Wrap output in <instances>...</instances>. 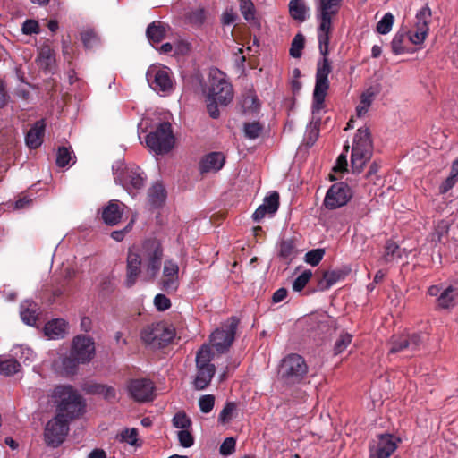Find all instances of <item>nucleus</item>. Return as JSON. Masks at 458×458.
<instances>
[{
    "label": "nucleus",
    "instance_id": "nucleus-41",
    "mask_svg": "<svg viewBox=\"0 0 458 458\" xmlns=\"http://www.w3.org/2000/svg\"><path fill=\"white\" fill-rule=\"evenodd\" d=\"M304 37L301 34H297L291 44L290 55L293 58H299L301 55V51L304 47Z\"/></svg>",
    "mask_w": 458,
    "mask_h": 458
},
{
    "label": "nucleus",
    "instance_id": "nucleus-52",
    "mask_svg": "<svg viewBox=\"0 0 458 458\" xmlns=\"http://www.w3.org/2000/svg\"><path fill=\"white\" fill-rule=\"evenodd\" d=\"M215 397L212 394H206L199 398V406L203 413H209L214 408Z\"/></svg>",
    "mask_w": 458,
    "mask_h": 458
},
{
    "label": "nucleus",
    "instance_id": "nucleus-40",
    "mask_svg": "<svg viewBox=\"0 0 458 458\" xmlns=\"http://www.w3.org/2000/svg\"><path fill=\"white\" fill-rule=\"evenodd\" d=\"M394 15L391 13H386L383 18L377 24V31L380 34H387L391 31L394 24Z\"/></svg>",
    "mask_w": 458,
    "mask_h": 458
},
{
    "label": "nucleus",
    "instance_id": "nucleus-8",
    "mask_svg": "<svg viewBox=\"0 0 458 458\" xmlns=\"http://www.w3.org/2000/svg\"><path fill=\"white\" fill-rule=\"evenodd\" d=\"M330 72L331 65L329 60L327 56H323V59L318 64L316 73V84L313 92L312 105V113L314 115L321 113L324 109L325 97L329 87L327 78Z\"/></svg>",
    "mask_w": 458,
    "mask_h": 458
},
{
    "label": "nucleus",
    "instance_id": "nucleus-5",
    "mask_svg": "<svg viewBox=\"0 0 458 458\" xmlns=\"http://www.w3.org/2000/svg\"><path fill=\"white\" fill-rule=\"evenodd\" d=\"M372 155V143L367 128L357 131L352 144L351 156L352 168L354 173H360Z\"/></svg>",
    "mask_w": 458,
    "mask_h": 458
},
{
    "label": "nucleus",
    "instance_id": "nucleus-34",
    "mask_svg": "<svg viewBox=\"0 0 458 458\" xmlns=\"http://www.w3.org/2000/svg\"><path fill=\"white\" fill-rule=\"evenodd\" d=\"M278 254L281 259L287 262L293 260L297 254L294 242L291 239L283 240L279 244Z\"/></svg>",
    "mask_w": 458,
    "mask_h": 458
},
{
    "label": "nucleus",
    "instance_id": "nucleus-39",
    "mask_svg": "<svg viewBox=\"0 0 458 458\" xmlns=\"http://www.w3.org/2000/svg\"><path fill=\"white\" fill-rule=\"evenodd\" d=\"M406 34H408V31H398L392 42H391V47H392V51L394 55H400V54H403L405 52L406 50V47L404 46V40H405V36Z\"/></svg>",
    "mask_w": 458,
    "mask_h": 458
},
{
    "label": "nucleus",
    "instance_id": "nucleus-15",
    "mask_svg": "<svg viewBox=\"0 0 458 458\" xmlns=\"http://www.w3.org/2000/svg\"><path fill=\"white\" fill-rule=\"evenodd\" d=\"M238 326L236 318H229L220 329H216L211 335V342L219 352H224L232 344Z\"/></svg>",
    "mask_w": 458,
    "mask_h": 458
},
{
    "label": "nucleus",
    "instance_id": "nucleus-32",
    "mask_svg": "<svg viewBox=\"0 0 458 458\" xmlns=\"http://www.w3.org/2000/svg\"><path fill=\"white\" fill-rule=\"evenodd\" d=\"M166 33V26L161 22L151 23L146 31L148 40L152 43H158L165 38Z\"/></svg>",
    "mask_w": 458,
    "mask_h": 458
},
{
    "label": "nucleus",
    "instance_id": "nucleus-25",
    "mask_svg": "<svg viewBox=\"0 0 458 458\" xmlns=\"http://www.w3.org/2000/svg\"><path fill=\"white\" fill-rule=\"evenodd\" d=\"M124 204L112 200L102 211V218L108 225H117L123 216Z\"/></svg>",
    "mask_w": 458,
    "mask_h": 458
},
{
    "label": "nucleus",
    "instance_id": "nucleus-56",
    "mask_svg": "<svg viewBox=\"0 0 458 458\" xmlns=\"http://www.w3.org/2000/svg\"><path fill=\"white\" fill-rule=\"evenodd\" d=\"M234 410H235L234 403H226V405L224 407V409L221 411V412L219 414V418H218L219 421L222 423L228 422L232 419Z\"/></svg>",
    "mask_w": 458,
    "mask_h": 458
},
{
    "label": "nucleus",
    "instance_id": "nucleus-51",
    "mask_svg": "<svg viewBox=\"0 0 458 458\" xmlns=\"http://www.w3.org/2000/svg\"><path fill=\"white\" fill-rule=\"evenodd\" d=\"M72 160V151L67 148H60L57 152L56 165L60 167H64L69 165Z\"/></svg>",
    "mask_w": 458,
    "mask_h": 458
},
{
    "label": "nucleus",
    "instance_id": "nucleus-20",
    "mask_svg": "<svg viewBox=\"0 0 458 458\" xmlns=\"http://www.w3.org/2000/svg\"><path fill=\"white\" fill-rule=\"evenodd\" d=\"M160 286L167 293H174L179 286V266L171 259L164 262L162 276L159 281Z\"/></svg>",
    "mask_w": 458,
    "mask_h": 458
},
{
    "label": "nucleus",
    "instance_id": "nucleus-48",
    "mask_svg": "<svg viewBox=\"0 0 458 458\" xmlns=\"http://www.w3.org/2000/svg\"><path fill=\"white\" fill-rule=\"evenodd\" d=\"M279 196L276 192H273L264 199L262 206L267 209L268 214H274L278 208Z\"/></svg>",
    "mask_w": 458,
    "mask_h": 458
},
{
    "label": "nucleus",
    "instance_id": "nucleus-11",
    "mask_svg": "<svg viewBox=\"0 0 458 458\" xmlns=\"http://www.w3.org/2000/svg\"><path fill=\"white\" fill-rule=\"evenodd\" d=\"M308 373V365L299 354L287 355L282 361L281 375L287 384H295L305 378Z\"/></svg>",
    "mask_w": 458,
    "mask_h": 458
},
{
    "label": "nucleus",
    "instance_id": "nucleus-42",
    "mask_svg": "<svg viewBox=\"0 0 458 458\" xmlns=\"http://www.w3.org/2000/svg\"><path fill=\"white\" fill-rule=\"evenodd\" d=\"M352 335L348 333H343L339 338L335 341L334 345V352L335 354L342 353L347 346L351 344Z\"/></svg>",
    "mask_w": 458,
    "mask_h": 458
},
{
    "label": "nucleus",
    "instance_id": "nucleus-29",
    "mask_svg": "<svg viewBox=\"0 0 458 458\" xmlns=\"http://www.w3.org/2000/svg\"><path fill=\"white\" fill-rule=\"evenodd\" d=\"M85 386H88L86 391L89 394L101 395L107 401H114L117 398L116 391L111 386L97 383H89Z\"/></svg>",
    "mask_w": 458,
    "mask_h": 458
},
{
    "label": "nucleus",
    "instance_id": "nucleus-59",
    "mask_svg": "<svg viewBox=\"0 0 458 458\" xmlns=\"http://www.w3.org/2000/svg\"><path fill=\"white\" fill-rule=\"evenodd\" d=\"M261 131V127L258 123H248L244 127V132L249 139H256Z\"/></svg>",
    "mask_w": 458,
    "mask_h": 458
},
{
    "label": "nucleus",
    "instance_id": "nucleus-24",
    "mask_svg": "<svg viewBox=\"0 0 458 458\" xmlns=\"http://www.w3.org/2000/svg\"><path fill=\"white\" fill-rule=\"evenodd\" d=\"M68 333V323L63 318L48 321L44 327L45 335L51 340L63 339Z\"/></svg>",
    "mask_w": 458,
    "mask_h": 458
},
{
    "label": "nucleus",
    "instance_id": "nucleus-16",
    "mask_svg": "<svg viewBox=\"0 0 458 458\" xmlns=\"http://www.w3.org/2000/svg\"><path fill=\"white\" fill-rule=\"evenodd\" d=\"M352 198L351 188L344 183H335L327 191L324 205L328 209H335L347 204Z\"/></svg>",
    "mask_w": 458,
    "mask_h": 458
},
{
    "label": "nucleus",
    "instance_id": "nucleus-54",
    "mask_svg": "<svg viewBox=\"0 0 458 458\" xmlns=\"http://www.w3.org/2000/svg\"><path fill=\"white\" fill-rule=\"evenodd\" d=\"M177 437L180 445L183 447H191L194 443L193 437L189 429L180 430Z\"/></svg>",
    "mask_w": 458,
    "mask_h": 458
},
{
    "label": "nucleus",
    "instance_id": "nucleus-55",
    "mask_svg": "<svg viewBox=\"0 0 458 458\" xmlns=\"http://www.w3.org/2000/svg\"><path fill=\"white\" fill-rule=\"evenodd\" d=\"M18 350H19V352L21 353L19 358H20V360H22V362L25 365H29L32 361H34L36 354L34 353V352L30 348L21 346V347H19Z\"/></svg>",
    "mask_w": 458,
    "mask_h": 458
},
{
    "label": "nucleus",
    "instance_id": "nucleus-61",
    "mask_svg": "<svg viewBox=\"0 0 458 458\" xmlns=\"http://www.w3.org/2000/svg\"><path fill=\"white\" fill-rule=\"evenodd\" d=\"M154 304L158 310L163 311L170 308L171 301L165 295L159 293L156 295Z\"/></svg>",
    "mask_w": 458,
    "mask_h": 458
},
{
    "label": "nucleus",
    "instance_id": "nucleus-58",
    "mask_svg": "<svg viewBox=\"0 0 458 458\" xmlns=\"http://www.w3.org/2000/svg\"><path fill=\"white\" fill-rule=\"evenodd\" d=\"M340 278V273L336 271L326 272L323 276L322 284L326 288L331 287Z\"/></svg>",
    "mask_w": 458,
    "mask_h": 458
},
{
    "label": "nucleus",
    "instance_id": "nucleus-22",
    "mask_svg": "<svg viewBox=\"0 0 458 458\" xmlns=\"http://www.w3.org/2000/svg\"><path fill=\"white\" fill-rule=\"evenodd\" d=\"M421 344V337L419 335H394L389 343V352L397 353L405 350L414 351Z\"/></svg>",
    "mask_w": 458,
    "mask_h": 458
},
{
    "label": "nucleus",
    "instance_id": "nucleus-2",
    "mask_svg": "<svg viewBox=\"0 0 458 458\" xmlns=\"http://www.w3.org/2000/svg\"><path fill=\"white\" fill-rule=\"evenodd\" d=\"M204 94L207 109L212 118L219 116V106H226L233 98V88L226 75L216 68L209 71L208 82Z\"/></svg>",
    "mask_w": 458,
    "mask_h": 458
},
{
    "label": "nucleus",
    "instance_id": "nucleus-13",
    "mask_svg": "<svg viewBox=\"0 0 458 458\" xmlns=\"http://www.w3.org/2000/svg\"><path fill=\"white\" fill-rule=\"evenodd\" d=\"M432 13L428 6H423L416 13L412 29L408 31L409 40L414 45L422 44L428 37Z\"/></svg>",
    "mask_w": 458,
    "mask_h": 458
},
{
    "label": "nucleus",
    "instance_id": "nucleus-44",
    "mask_svg": "<svg viewBox=\"0 0 458 458\" xmlns=\"http://www.w3.org/2000/svg\"><path fill=\"white\" fill-rule=\"evenodd\" d=\"M81 40L87 48H92L98 43V38L93 30L88 29L81 32Z\"/></svg>",
    "mask_w": 458,
    "mask_h": 458
},
{
    "label": "nucleus",
    "instance_id": "nucleus-31",
    "mask_svg": "<svg viewBox=\"0 0 458 458\" xmlns=\"http://www.w3.org/2000/svg\"><path fill=\"white\" fill-rule=\"evenodd\" d=\"M37 309L33 301H26L21 305V318L29 326H34L37 321Z\"/></svg>",
    "mask_w": 458,
    "mask_h": 458
},
{
    "label": "nucleus",
    "instance_id": "nucleus-38",
    "mask_svg": "<svg viewBox=\"0 0 458 458\" xmlns=\"http://www.w3.org/2000/svg\"><path fill=\"white\" fill-rule=\"evenodd\" d=\"M62 372L65 375L74 374L81 361L70 352L69 356L64 357L61 360Z\"/></svg>",
    "mask_w": 458,
    "mask_h": 458
},
{
    "label": "nucleus",
    "instance_id": "nucleus-60",
    "mask_svg": "<svg viewBox=\"0 0 458 458\" xmlns=\"http://www.w3.org/2000/svg\"><path fill=\"white\" fill-rule=\"evenodd\" d=\"M235 450V440L233 437H227L220 446V453L223 455H230Z\"/></svg>",
    "mask_w": 458,
    "mask_h": 458
},
{
    "label": "nucleus",
    "instance_id": "nucleus-35",
    "mask_svg": "<svg viewBox=\"0 0 458 458\" xmlns=\"http://www.w3.org/2000/svg\"><path fill=\"white\" fill-rule=\"evenodd\" d=\"M319 114H317L314 115L312 114V122L310 123V125L307 128V133H306V144L309 146H312L314 142L317 140L318 137V123L320 122V116Z\"/></svg>",
    "mask_w": 458,
    "mask_h": 458
},
{
    "label": "nucleus",
    "instance_id": "nucleus-7",
    "mask_svg": "<svg viewBox=\"0 0 458 458\" xmlns=\"http://www.w3.org/2000/svg\"><path fill=\"white\" fill-rule=\"evenodd\" d=\"M146 79L149 87L161 96L169 95L174 90V78L167 66L151 64L147 70Z\"/></svg>",
    "mask_w": 458,
    "mask_h": 458
},
{
    "label": "nucleus",
    "instance_id": "nucleus-4",
    "mask_svg": "<svg viewBox=\"0 0 458 458\" xmlns=\"http://www.w3.org/2000/svg\"><path fill=\"white\" fill-rule=\"evenodd\" d=\"M342 1L343 0H319L318 10L319 12L320 24L318 31V39L322 56H327L328 54L332 18L337 13Z\"/></svg>",
    "mask_w": 458,
    "mask_h": 458
},
{
    "label": "nucleus",
    "instance_id": "nucleus-21",
    "mask_svg": "<svg viewBox=\"0 0 458 458\" xmlns=\"http://www.w3.org/2000/svg\"><path fill=\"white\" fill-rule=\"evenodd\" d=\"M131 396L137 402H148L154 397V385L148 379H135L128 386Z\"/></svg>",
    "mask_w": 458,
    "mask_h": 458
},
{
    "label": "nucleus",
    "instance_id": "nucleus-1",
    "mask_svg": "<svg viewBox=\"0 0 458 458\" xmlns=\"http://www.w3.org/2000/svg\"><path fill=\"white\" fill-rule=\"evenodd\" d=\"M162 259L163 249L160 242L156 239L131 247L126 259L125 285H134L142 271L148 279L155 278L159 272Z\"/></svg>",
    "mask_w": 458,
    "mask_h": 458
},
{
    "label": "nucleus",
    "instance_id": "nucleus-27",
    "mask_svg": "<svg viewBox=\"0 0 458 458\" xmlns=\"http://www.w3.org/2000/svg\"><path fill=\"white\" fill-rule=\"evenodd\" d=\"M45 127V122L43 120H40L38 121L27 132L25 141L26 145L30 148H38L42 144Z\"/></svg>",
    "mask_w": 458,
    "mask_h": 458
},
{
    "label": "nucleus",
    "instance_id": "nucleus-19",
    "mask_svg": "<svg viewBox=\"0 0 458 458\" xmlns=\"http://www.w3.org/2000/svg\"><path fill=\"white\" fill-rule=\"evenodd\" d=\"M428 294L437 297V305L442 309H449L458 302V288L453 285H432Z\"/></svg>",
    "mask_w": 458,
    "mask_h": 458
},
{
    "label": "nucleus",
    "instance_id": "nucleus-23",
    "mask_svg": "<svg viewBox=\"0 0 458 458\" xmlns=\"http://www.w3.org/2000/svg\"><path fill=\"white\" fill-rule=\"evenodd\" d=\"M378 93L379 89L377 86H370L360 94V101L356 106L357 117L362 118L367 114L371 104Z\"/></svg>",
    "mask_w": 458,
    "mask_h": 458
},
{
    "label": "nucleus",
    "instance_id": "nucleus-64",
    "mask_svg": "<svg viewBox=\"0 0 458 458\" xmlns=\"http://www.w3.org/2000/svg\"><path fill=\"white\" fill-rule=\"evenodd\" d=\"M188 19L191 23L194 24L202 23L205 19L204 10L199 8L196 9L189 14Z\"/></svg>",
    "mask_w": 458,
    "mask_h": 458
},
{
    "label": "nucleus",
    "instance_id": "nucleus-3",
    "mask_svg": "<svg viewBox=\"0 0 458 458\" xmlns=\"http://www.w3.org/2000/svg\"><path fill=\"white\" fill-rule=\"evenodd\" d=\"M53 398L57 403V413L73 419L82 414L84 403L81 396L70 385L57 386L53 392Z\"/></svg>",
    "mask_w": 458,
    "mask_h": 458
},
{
    "label": "nucleus",
    "instance_id": "nucleus-49",
    "mask_svg": "<svg viewBox=\"0 0 458 458\" xmlns=\"http://www.w3.org/2000/svg\"><path fill=\"white\" fill-rule=\"evenodd\" d=\"M325 250L323 249H315L306 253L305 261L311 265L317 266L323 259Z\"/></svg>",
    "mask_w": 458,
    "mask_h": 458
},
{
    "label": "nucleus",
    "instance_id": "nucleus-53",
    "mask_svg": "<svg viewBox=\"0 0 458 458\" xmlns=\"http://www.w3.org/2000/svg\"><path fill=\"white\" fill-rule=\"evenodd\" d=\"M240 8L246 21L254 19V5L250 0H240Z\"/></svg>",
    "mask_w": 458,
    "mask_h": 458
},
{
    "label": "nucleus",
    "instance_id": "nucleus-18",
    "mask_svg": "<svg viewBox=\"0 0 458 458\" xmlns=\"http://www.w3.org/2000/svg\"><path fill=\"white\" fill-rule=\"evenodd\" d=\"M71 352L82 364L89 362L95 355V343L86 335H77L72 340Z\"/></svg>",
    "mask_w": 458,
    "mask_h": 458
},
{
    "label": "nucleus",
    "instance_id": "nucleus-28",
    "mask_svg": "<svg viewBox=\"0 0 458 458\" xmlns=\"http://www.w3.org/2000/svg\"><path fill=\"white\" fill-rule=\"evenodd\" d=\"M288 7L290 16L299 22L305 21L310 15V8L304 0H290Z\"/></svg>",
    "mask_w": 458,
    "mask_h": 458
},
{
    "label": "nucleus",
    "instance_id": "nucleus-14",
    "mask_svg": "<svg viewBox=\"0 0 458 458\" xmlns=\"http://www.w3.org/2000/svg\"><path fill=\"white\" fill-rule=\"evenodd\" d=\"M401 439L393 434H382L370 444L369 458H389L396 450Z\"/></svg>",
    "mask_w": 458,
    "mask_h": 458
},
{
    "label": "nucleus",
    "instance_id": "nucleus-57",
    "mask_svg": "<svg viewBox=\"0 0 458 458\" xmlns=\"http://www.w3.org/2000/svg\"><path fill=\"white\" fill-rule=\"evenodd\" d=\"M21 30L26 35L37 34L39 32L38 23L35 20H26L22 24Z\"/></svg>",
    "mask_w": 458,
    "mask_h": 458
},
{
    "label": "nucleus",
    "instance_id": "nucleus-33",
    "mask_svg": "<svg viewBox=\"0 0 458 458\" xmlns=\"http://www.w3.org/2000/svg\"><path fill=\"white\" fill-rule=\"evenodd\" d=\"M148 198L153 206H161L166 199V192L164 185L159 182L153 184L148 190Z\"/></svg>",
    "mask_w": 458,
    "mask_h": 458
},
{
    "label": "nucleus",
    "instance_id": "nucleus-9",
    "mask_svg": "<svg viewBox=\"0 0 458 458\" xmlns=\"http://www.w3.org/2000/svg\"><path fill=\"white\" fill-rule=\"evenodd\" d=\"M212 352L208 345H203L196 355L197 374L194 379V387L197 390L206 388L215 374V366L210 363Z\"/></svg>",
    "mask_w": 458,
    "mask_h": 458
},
{
    "label": "nucleus",
    "instance_id": "nucleus-36",
    "mask_svg": "<svg viewBox=\"0 0 458 458\" xmlns=\"http://www.w3.org/2000/svg\"><path fill=\"white\" fill-rule=\"evenodd\" d=\"M401 257V249L394 242H387L385 253L381 259L384 263H390L396 261Z\"/></svg>",
    "mask_w": 458,
    "mask_h": 458
},
{
    "label": "nucleus",
    "instance_id": "nucleus-26",
    "mask_svg": "<svg viewBox=\"0 0 458 458\" xmlns=\"http://www.w3.org/2000/svg\"><path fill=\"white\" fill-rule=\"evenodd\" d=\"M225 164V156L220 152L208 154L200 163L201 173H212L219 171Z\"/></svg>",
    "mask_w": 458,
    "mask_h": 458
},
{
    "label": "nucleus",
    "instance_id": "nucleus-46",
    "mask_svg": "<svg viewBox=\"0 0 458 458\" xmlns=\"http://www.w3.org/2000/svg\"><path fill=\"white\" fill-rule=\"evenodd\" d=\"M312 276L310 270L303 271L293 283V289L296 292L301 291L310 281Z\"/></svg>",
    "mask_w": 458,
    "mask_h": 458
},
{
    "label": "nucleus",
    "instance_id": "nucleus-30",
    "mask_svg": "<svg viewBox=\"0 0 458 458\" xmlns=\"http://www.w3.org/2000/svg\"><path fill=\"white\" fill-rule=\"evenodd\" d=\"M36 61L38 67L41 69L51 71L55 63V57L53 49L49 46L41 47Z\"/></svg>",
    "mask_w": 458,
    "mask_h": 458
},
{
    "label": "nucleus",
    "instance_id": "nucleus-43",
    "mask_svg": "<svg viewBox=\"0 0 458 458\" xmlns=\"http://www.w3.org/2000/svg\"><path fill=\"white\" fill-rule=\"evenodd\" d=\"M138 431L136 428H125L118 437L121 442L127 443L131 445H136L138 441Z\"/></svg>",
    "mask_w": 458,
    "mask_h": 458
},
{
    "label": "nucleus",
    "instance_id": "nucleus-62",
    "mask_svg": "<svg viewBox=\"0 0 458 458\" xmlns=\"http://www.w3.org/2000/svg\"><path fill=\"white\" fill-rule=\"evenodd\" d=\"M457 182V175L452 174L450 172V175L442 182L439 187V191L441 193H445L449 190H451Z\"/></svg>",
    "mask_w": 458,
    "mask_h": 458
},
{
    "label": "nucleus",
    "instance_id": "nucleus-63",
    "mask_svg": "<svg viewBox=\"0 0 458 458\" xmlns=\"http://www.w3.org/2000/svg\"><path fill=\"white\" fill-rule=\"evenodd\" d=\"M135 218L132 217L130 223L123 230L114 231L111 233L112 238L116 242H121L124 238L125 234L131 230Z\"/></svg>",
    "mask_w": 458,
    "mask_h": 458
},
{
    "label": "nucleus",
    "instance_id": "nucleus-45",
    "mask_svg": "<svg viewBox=\"0 0 458 458\" xmlns=\"http://www.w3.org/2000/svg\"><path fill=\"white\" fill-rule=\"evenodd\" d=\"M173 425L180 430H185L191 428V421L185 413L179 412L174 416Z\"/></svg>",
    "mask_w": 458,
    "mask_h": 458
},
{
    "label": "nucleus",
    "instance_id": "nucleus-37",
    "mask_svg": "<svg viewBox=\"0 0 458 458\" xmlns=\"http://www.w3.org/2000/svg\"><path fill=\"white\" fill-rule=\"evenodd\" d=\"M21 364L13 358L0 360V374L12 376L20 371Z\"/></svg>",
    "mask_w": 458,
    "mask_h": 458
},
{
    "label": "nucleus",
    "instance_id": "nucleus-12",
    "mask_svg": "<svg viewBox=\"0 0 458 458\" xmlns=\"http://www.w3.org/2000/svg\"><path fill=\"white\" fill-rule=\"evenodd\" d=\"M71 419L63 413H57L50 420L45 428L44 437L47 445L57 447L60 445L68 433V423Z\"/></svg>",
    "mask_w": 458,
    "mask_h": 458
},
{
    "label": "nucleus",
    "instance_id": "nucleus-50",
    "mask_svg": "<svg viewBox=\"0 0 458 458\" xmlns=\"http://www.w3.org/2000/svg\"><path fill=\"white\" fill-rule=\"evenodd\" d=\"M448 231H449L448 223L444 220L440 221L435 228V231L432 234V240L436 242H441L442 238L444 236L447 235Z\"/></svg>",
    "mask_w": 458,
    "mask_h": 458
},
{
    "label": "nucleus",
    "instance_id": "nucleus-10",
    "mask_svg": "<svg viewBox=\"0 0 458 458\" xmlns=\"http://www.w3.org/2000/svg\"><path fill=\"white\" fill-rule=\"evenodd\" d=\"M114 169V179L119 182L129 193L132 191H138L144 187L146 175L136 165H119Z\"/></svg>",
    "mask_w": 458,
    "mask_h": 458
},
{
    "label": "nucleus",
    "instance_id": "nucleus-47",
    "mask_svg": "<svg viewBox=\"0 0 458 458\" xmlns=\"http://www.w3.org/2000/svg\"><path fill=\"white\" fill-rule=\"evenodd\" d=\"M242 105L244 111H251V112L257 111L259 108V106L256 95L252 92L248 93L244 97V98L242 99Z\"/></svg>",
    "mask_w": 458,
    "mask_h": 458
},
{
    "label": "nucleus",
    "instance_id": "nucleus-6",
    "mask_svg": "<svg viewBox=\"0 0 458 458\" xmlns=\"http://www.w3.org/2000/svg\"><path fill=\"white\" fill-rule=\"evenodd\" d=\"M175 139L169 123H159L146 136V145L157 155L168 153L174 147Z\"/></svg>",
    "mask_w": 458,
    "mask_h": 458
},
{
    "label": "nucleus",
    "instance_id": "nucleus-17",
    "mask_svg": "<svg viewBox=\"0 0 458 458\" xmlns=\"http://www.w3.org/2000/svg\"><path fill=\"white\" fill-rule=\"evenodd\" d=\"M174 336L172 328L165 327L164 325H156L146 327L140 334L142 341L148 344L161 345L170 342Z\"/></svg>",
    "mask_w": 458,
    "mask_h": 458
}]
</instances>
